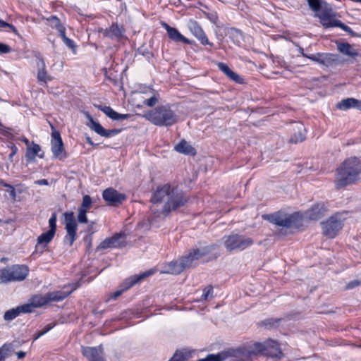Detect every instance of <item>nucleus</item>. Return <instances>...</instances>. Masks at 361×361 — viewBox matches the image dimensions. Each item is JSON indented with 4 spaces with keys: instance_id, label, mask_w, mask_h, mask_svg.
Listing matches in <instances>:
<instances>
[{
    "instance_id": "a211bd4d",
    "label": "nucleus",
    "mask_w": 361,
    "mask_h": 361,
    "mask_svg": "<svg viewBox=\"0 0 361 361\" xmlns=\"http://www.w3.org/2000/svg\"><path fill=\"white\" fill-rule=\"evenodd\" d=\"M188 27L191 33L198 39L202 44H209L212 46V43H210L204 34L203 30L200 26V25L193 20H190L188 23Z\"/></svg>"
},
{
    "instance_id": "ea45409f",
    "label": "nucleus",
    "mask_w": 361,
    "mask_h": 361,
    "mask_svg": "<svg viewBox=\"0 0 361 361\" xmlns=\"http://www.w3.org/2000/svg\"><path fill=\"white\" fill-rule=\"evenodd\" d=\"M12 345L11 344H4L0 348V361H4L6 357L11 355Z\"/></svg>"
},
{
    "instance_id": "69168bd1",
    "label": "nucleus",
    "mask_w": 361,
    "mask_h": 361,
    "mask_svg": "<svg viewBox=\"0 0 361 361\" xmlns=\"http://www.w3.org/2000/svg\"><path fill=\"white\" fill-rule=\"evenodd\" d=\"M234 34L236 35L237 36L240 35V33L238 31H235Z\"/></svg>"
},
{
    "instance_id": "13d9d810",
    "label": "nucleus",
    "mask_w": 361,
    "mask_h": 361,
    "mask_svg": "<svg viewBox=\"0 0 361 361\" xmlns=\"http://www.w3.org/2000/svg\"><path fill=\"white\" fill-rule=\"evenodd\" d=\"M25 356V353L23 351H19L17 353V357L18 359H22Z\"/></svg>"
},
{
    "instance_id": "6e6d98bb",
    "label": "nucleus",
    "mask_w": 361,
    "mask_h": 361,
    "mask_svg": "<svg viewBox=\"0 0 361 361\" xmlns=\"http://www.w3.org/2000/svg\"><path fill=\"white\" fill-rule=\"evenodd\" d=\"M35 183H37L38 185H48V181L46 179H41V180H37L35 182Z\"/></svg>"
},
{
    "instance_id": "0eeeda50",
    "label": "nucleus",
    "mask_w": 361,
    "mask_h": 361,
    "mask_svg": "<svg viewBox=\"0 0 361 361\" xmlns=\"http://www.w3.org/2000/svg\"><path fill=\"white\" fill-rule=\"evenodd\" d=\"M224 244L228 251L235 249H245L252 244V240L238 235H228L224 238Z\"/></svg>"
},
{
    "instance_id": "423d86ee",
    "label": "nucleus",
    "mask_w": 361,
    "mask_h": 361,
    "mask_svg": "<svg viewBox=\"0 0 361 361\" xmlns=\"http://www.w3.org/2000/svg\"><path fill=\"white\" fill-rule=\"evenodd\" d=\"M63 216L64 217L65 229L67 233L64 242L71 246L76 239L77 222L73 212H65Z\"/></svg>"
},
{
    "instance_id": "c03bdc74",
    "label": "nucleus",
    "mask_w": 361,
    "mask_h": 361,
    "mask_svg": "<svg viewBox=\"0 0 361 361\" xmlns=\"http://www.w3.org/2000/svg\"><path fill=\"white\" fill-rule=\"evenodd\" d=\"M60 36L61 37V38H62L63 42L66 44V45L67 47H68L69 48H71V49H73V51H75V47L74 42L66 36L65 31L63 32V34H60Z\"/></svg>"
},
{
    "instance_id": "bf43d9fd",
    "label": "nucleus",
    "mask_w": 361,
    "mask_h": 361,
    "mask_svg": "<svg viewBox=\"0 0 361 361\" xmlns=\"http://www.w3.org/2000/svg\"><path fill=\"white\" fill-rule=\"evenodd\" d=\"M298 51H299V52L301 54V55H302L303 57H305V58L309 59V56H308V55H307V54H305L304 53V51H303V49H302V48H301V47H298Z\"/></svg>"
},
{
    "instance_id": "37998d69",
    "label": "nucleus",
    "mask_w": 361,
    "mask_h": 361,
    "mask_svg": "<svg viewBox=\"0 0 361 361\" xmlns=\"http://www.w3.org/2000/svg\"><path fill=\"white\" fill-rule=\"evenodd\" d=\"M49 20L51 21V26L57 29V30L59 32V35L63 34V32L65 31V27L60 23V20L56 16H51Z\"/></svg>"
},
{
    "instance_id": "a878e982",
    "label": "nucleus",
    "mask_w": 361,
    "mask_h": 361,
    "mask_svg": "<svg viewBox=\"0 0 361 361\" xmlns=\"http://www.w3.org/2000/svg\"><path fill=\"white\" fill-rule=\"evenodd\" d=\"M98 109L102 111L104 114L113 120L119 121L124 120L130 117L129 114H121L116 112L110 106L98 105Z\"/></svg>"
},
{
    "instance_id": "6ab92c4d",
    "label": "nucleus",
    "mask_w": 361,
    "mask_h": 361,
    "mask_svg": "<svg viewBox=\"0 0 361 361\" xmlns=\"http://www.w3.org/2000/svg\"><path fill=\"white\" fill-rule=\"evenodd\" d=\"M89 123L88 126L92 130L96 132L101 136L105 137H112L118 133V130H106L98 122L95 121L90 116H88Z\"/></svg>"
},
{
    "instance_id": "9d476101",
    "label": "nucleus",
    "mask_w": 361,
    "mask_h": 361,
    "mask_svg": "<svg viewBox=\"0 0 361 361\" xmlns=\"http://www.w3.org/2000/svg\"><path fill=\"white\" fill-rule=\"evenodd\" d=\"M154 273V271L152 269H150V270L146 271L142 274H140L138 275H134V276L128 277L123 282V289L114 293L112 297L114 299L117 298L118 296H120L122 294V293L123 291L129 289L133 285L140 282V281L143 280L144 279H145L149 276H152Z\"/></svg>"
},
{
    "instance_id": "6e6552de",
    "label": "nucleus",
    "mask_w": 361,
    "mask_h": 361,
    "mask_svg": "<svg viewBox=\"0 0 361 361\" xmlns=\"http://www.w3.org/2000/svg\"><path fill=\"white\" fill-rule=\"evenodd\" d=\"M190 252L197 261L205 257H207L209 260H212L220 255L219 247L214 245L194 249Z\"/></svg>"
},
{
    "instance_id": "e433bc0d",
    "label": "nucleus",
    "mask_w": 361,
    "mask_h": 361,
    "mask_svg": "<svg viewBox=\"0 0 361 361\" xmlns=\"http://www.w3.org/2000/svg\"><path fill=\"white\" fill-rule=\"evenodd\" d=\"M219 68L224 72L229 78L233 81L238 82L240 77L238 75L235 73L226 63H218Z\"/></svg>"
},
{
    "instance_id": "e2e57ef3",
    "label": "nucleus",
    "mask_w": 361,
    "mask_h": 361,
    "mask_svg": "<svg viewBox=\"0 0 361 361\" xmlns=\"http://www.w3.org/2000/svg\"><path fill=\"white\" fill-rule=\"evenodd\" d=\"M263 324H265V325H267V324H270V325H271V324H272L271 323V321H269V320L264 321V322H263Z\"/></svg>"
},
{
    "instance_id": "473e14b6",
    "label": "nucleus",
    "mask_w": 361,
    "mask_h": 361,
    "mask_svg": "<svg viewBox=\"0 0 361 361\" xmlns=\"http://www.w3.org/2000/svg\"><path fill=\"white\" fill-rule=\"evenodd\" d=\"M296 130L297 131L290 138V142L295 143L302 142L305 139V128L301 124H298L296 126Z\"/></svg>"
},
{
    "instance_id": "4c0bfd02",
    "label": "nucleus",
    "mask_w": 361,
    "mask_h": 361,
    "mask_svg": "<svg viewBox=\"0 0 361 361\" xmlns=\"http://www.w3.org/2000/svg\"><path fill=\"white\" fill-rule=\"evenodd\" d=\"M250 355L251 351L243 347L234 350L233 356L235 357L238 361H244L248 359Z\"/></svg>"
},
{
    "instance_id": "2f4dec72",
    "label": "nucleus",
    "mask_w": 361,
    "mask_h": 361,
    "mask_svg": "<svg viewBox=\"0 0 361 361\" xmlns=\"http://www.w3.org/2000/svg\"><path fill=\"white\" fill-rule=\"evenodd\" d=\"M333 15L332 9L331 8V11L328 13L326 11H324L319 14H318V17L320 18V21L322 24L326 27H334L336 22L338 20H334L331 18Z\"/></svg>"
},
{
    "instance_id": "7ed1b4c3",
    "label": "nucleus",
    "mask_w": 361,
    "mask_h": 361,
    "mask_svg": "<svg viewBox=\"0 0 361 361\" xmlns=\"http://www.w3.org/2000/svg\"><path fill=\"white\" fill-rule=\"evenodd\" d=\"M29 274V268L23 264H14L0 269V283L23 281Z\"/></svg>"
},
{
    "instance_id": "603ef678",
    "label": "nucleus",
    "mask_w": 361,
    "mask_h": 361,
    "mask_svg": "<svg viewBox=\"0 0 361 361\" xmlns=\"http://www.w3.org/2000/svg\"><path fill=\"white\" fill-rule=\"evenodd\" d=\"M11 49L8 45H7L6 44L0 43V53L1 54L8 53L11 51Z\"/></svg>"
},
{
    "instance_id": "cd10ccee",
    "label": "nucleus",
    "mask_w": 361,
    "mask_h": 361,
    "mask_svg": "<svg viewBox=\"0 0 361 361\" xmlns=\"http://www.w3.org/2000/svg\"><path fill=\"white\" fill-rule=\"evenodd\" d=\"M186 269L181 258L178 260L171 262L168 264L166 270L164 273L170 274H179Z\"/></svg>"
},
{
    "instance_id": "f8f14e48",
    "label": "nucleus",
    "mask_w": 361,
    "mask_h": 361,
    "mask_svg": "<svg viewBox=\"0 0 361 361\" xmlns=\"http://www.w3.org/2000/svg\"><path fill=\"white\" fill-rule=\"evenodd\" d=\"M327 210L324 203H316L305 212V216L310 220H318L326 214Z\"/></svg>"
},
{
    "instance_id": "c756f323",
    "label": "nucleus",
    "mask_w": 361,
    "mask_h": 361,
    "mask_svg": "<svg viewBox=\"0 0 361 361\" xmlns=\"http://www.w3.org/2000/svg\"><path fill=\"white\" fill-rule=\"evenodd\" d=\"M48 302V300L47 298V294L44 295H35L31 299V302L28 304H24L25 305H30V312L33 311L35 308L40 307L43 305H47Z\"/></svg>"
},
{
    "instance_id": "20e7f679",
    "label": "nucleus",
    "mask_w": 361,
    "mask_h": 361,
    "mask_svg": "<svg viewBox=\"0 0 361 361\" xmlns=\"http://www.w3.org/2000/svg\"><path fill=\"white\" fill-rule=\"evenodd\" d=\"M145 117L157 126H171L177 121V116L169 109L161 106L146 114Z\"/></svg>"
},
{
    "instance_id": "5fc2aeb1",
    "label": "nucleus",
    "mask_w": 361,
    "mask_h": 361,
    "mask_svg": "<svg viewBox=\"0 0 361 361\" xmlns=\"http://www.w3.org/2000/svg\"><path fill=\"white\" fill-rule=\"evenodd\" d=\"M21 140L26 145L27 148H29V147H31V145L35 144L34 142H30L26 137H23Z\"/></svg>"
},
{
    "instance_id": "a18cd8bd",
    "label": "nucleus",
    "mask_w": 361,
    "mask_h": 361,
    "mask_svg": "<svg viewBox=\"0 0 361 361\" xmlns=\"http://www.w3.org/2000/svg\"><path fill=\"white\" fill-rule=\"evenodd\" d=\"M213 297V289L212 286L206 287L203 290L202 298L204 300H207Z\"/></svg>"
},
{
    "instance_id": "412c9836",
    "label": "nucleus",
    "mask_w": 361,
    "mask_h": 361,
    "mask_svg": "<svg viewBox=\"0 0 361 361\" xmlns=\"http://www.w3.org/2000/svg\"><path fill=\"white\" fill-rule=\"evenodd\" d=\"M336 48L339 52L353 59L359 56V52L355 46L348 42H336Z\"/></svg>"
},
{
    "instance_id": "052dcab7",
    "label": "nucleus",
    "mask_w": 361,
    "mask_h": 361,
    "mask_svg": "<svg viewBox=\"0 0 361 361\" xmlns=\"http://www.w3.org/2000/svg\"><path fill=\"white\" fill-rule=\"evenodd\" d=\"M6 27H9L13 32L17 33V30L13 25L8 23Z\"/></svg>"
},
{
    "instance_id": "09e8293b",
    "label": "nucleus",
    "mask_w": 361,
    "mask_h": 361,
    "mask_svg": "<svg viewBox=\"0 0 361 361\" xmlns=\"http://www.w3.org/2000/svg\"><path fill=\"white\" fill-rule=\"evenodd\" d=\"M54 327V324H47L43 329L40 330L37 335L35 336L34 340L38 339L42 336L44 335L49 331H50Z\"/></svg>"
},
{
    "instance_id": "dca6fc26",
    "label": "nucleus",
    "mask_w": 361,
    "mask_h": 361,
    "mask_svg": "<svg viewBox=\"0 0 361 361\" xmlns=\"http://www.w3.org/2000/svg\"><path fill=\"white\" fill-rule=\"evenodd\" d=\"M103 198L109 204L115 206L121 203L126 196L113 188H107L103 192Z\"/></svg>"
},
{
    "instance_id": "f3484780",
    "label": "nucleus",
    "mask_w": 361,
    "mask_h": 361,
    "mask_svg": "<svg viewBox=\"0 0 361 361\" xmlns=\"http://www.w3.org/2000/svg\"><path fill=\"white\" fill-rule=\"evenodd\" d=\"M92 207V199L90 195H85L82 197V202L78 209L77 219L79 223H87V216L86 215L88 209Z\"/></svg>"
},
{
    "instance_id": "8fccbe9b",
    "label": "nucleus",
    "mask_w": 361,
    "mask_h": 361,
    "mask_svg": "<svg viewBox=\"0 0 361 361\" xmlns=\"http://www.w3.org/2000/svg\"><path fill=\"white\" fill-rule=\"evenodd\" d=\"M49 225L50 227L51 231L56 233V213H54L51 216V217L49 220Z\"/></svg>"
},
{
    "instance_id": "39448f33",
    "label": "nucleus",
    "mask_w": 361,
    "mask_h": 361,
    "mask_svg": "<svg viewBox=\"0 0 361 361\" xmlns=\"http://www.w3.org/2000/svg\"><path fill=\"white\" fill-rule=\"evenodd\" d=\"M345 218L341 214L331 216L327 221L322 223L323 234L329 238H334L342 228Z\"/></svg>"
},
{
    "instance_id": "de8ad7c7",
    "label": "nucleus",
    "mask_w": 361,
    "mask_h": 361,
    "mask_svg": "<svg viewBox=\"0 0 361 361\" xmlns=\"http://www.w3.org/2000/svg\"><path fill=\"white\" fill-rule=\"evenodd\" d=\"M147 97L148 96L146 94V91L137 92L135 94V99L140 102V104H138L137 106H142L144 100H145Z\"/></svg>"
},
{
    "instance_id": "5701e85b",
    "label": "nucleus",
    "mask_w": 361,
    "mask_h": 361,
    "mask_svg": "<svg viewBox=\"0 0 361 361\" xmlns=\"http://www.w3.org/2000/svg\"><path fill=\"white\" fill-rule=\"evenodd\" d=\"M266 354L271 357L281 358L283 356V353L280 348L279 344L275 340L267 339L266 340Z\"/></svg>"
},
{
    "instance_id": "b1692460",
    "label": "nucleus",
    "mask_w": 361,
    "mask_h": 361,
    "mask_svg": "<svg viewBox=\"0 0 361 361\" xmlns=\"http://www.w3.org/2000/svg\"><path fill=\"white\" fill-rule=\"evenodd\" d=\"M30 305H20L16 308L11 309L4 313V318L6 321H11L16 318L20 313H30Z\"/></svg>"
},
{
    "instance_id": "4468645a",
    "label": "nucleus",
    "mask_w": 361,
    "mask_h": 361,
    "mask_svg": "<svg viewBox=\"0 0 361 361\" xmlns=\"http://www.w3.org/2000/svg\"><path fill=\"white\" fill-rule=\"evenodd\" d=\"M271 223L282 227H290L293 224V219L286 214H276L269 216H264Z\"/></svg>"
},
{
    "instance_id": "a19ab883",
    "label": "nucleus",
    "mask_w": 361,
    "mask_h": 361,
    "mask_svg": "<svg viewBox=\"0 0 361 361\" xmlns=\"http://www.w3.org/2000/svg\"><path fill=\"white\" fill-rule=\"evenodd\" d=\"M186 269L192 267L197 264V260L195 259L191 252L187 256L181 258Z\"/></svg>"
},
{
    "instance_id": "c85d7f7f",
    "label": "nucleus",
    "mask_w": 361,
    "mask_h": 361,
    "mask_svg": "<svg viewBox=\"0 0 361 361\" xmlns=\"http://www.w3.org/2000/svg\"><path fill=\"white\" fill-rule=\"evenodd\" d=\"M336 106L341 110H347L353 107L361 109V102L354 98H348L338 102Z\"/></svg>"
},
{
    "instance_id": "0e129e2a",
    "label": "nucleus",
    "mask_w": 361,
    "mask_h": 361,
    "mask_svg": "<svg viewBox=\"0 0 361 361\" xmlns=\"http://www.w3.org/2000/svg\"><path fill=\"white\" fill-rule=\"evenodd\" d=\"M87 141L88 143H90V145H93L92 142L91 141L90 138V137H87Z\"/></svg>"
},
{
    "instance_id": "79ce46f5",
    "label": "nucleus",
    "mask_w": 361,
    "mask_h": 361,
    "mask_svg": "<svg viewBox=\"0 0 361 361\" xmlns=\"http://www.w3.org/2000/svg\"><path fill=\"white\" fill-rule=\"evenodd\" d=\"M253 349L251 351V354H257L260 353H266V341L263 343L256 342L252 345Z\"/></svg>"
},
{
    "instance_id": "680f3d73",
    "label": "nucleus",
    "mask_w": 361,
    "mask_h": 361,
    "mask_svg": "<svg viewBox=\"0 0 361 361\" xmlns=\"http://www.w3.org/2000/svg\"><path fill=\"white\" fill-rule=\"evenodd\" d=\"M6 25H8V23L0 20V27H6Z\"/></svg>"
},
{
    "instance_id": "f704fd0d",
    "label": "nucleus",
    "mask_w": 361,
    "mask_h": 361,
    "mask_svg": "<svg viewBox=\"0 0 361 361\" xmlns=\"http://www.w3.org/2000/svg\"><path fill=\"white\" fill-rule=\"evenodd\" d=\"M55 232L49 230L37 238V246L43 245L45 247L54 238Z\"/></svg>"
},
{
    "instance_id": "f03ea898",
    "label": "nucleus",
    "mask_w": 361,
    "mask_h": 361,
    "mask_svg": "<svg viewBox=\"0 0 361 361\" xmlns=\"http://www.w3.org/2000/svg\"><path fill=\"white\" fill-rule=\"evenodd\" d=\"M361 162L356 157L343 161L336 171L334 185L336 189L355 184L360 180Z\"/></svg>"
},
{
    "instance_id": "393cba45",
    "label": "nucleus",
    "mask_w": 361,
    "mask_h": 361,
    "mask_svg": "<svg viewBox=\"0 0 361 361\" xmlns=\"http://www.w3.org/2000/svg\"><path fill=\"white\" fill-rule=\"evenodd\" d=\"M163 27L166 30L169 37L176 42H183L185 44H191L192 42L182 35L177 29L171 27L166 23H162Z\"/></svg>"
},
{
    "instance_id": "3c124183",
    "label": "nucleus",
    "mask_w": 361,
    "mask_h": 361,
    "mask_svg": "<svg viewBox=\"0 0 361 361\" xmlns=\"http://www.w3.org/2000/svg\"><path fill=\"white\" fill-rule=\"evenodd\" d=\"M334 27H339L342 30H343L348 32V33H350L351 35L355 36V35L352 31V30L348 26H347V25H344L343 23H342L341 21L338 20L337 22H336V24H335Z\"/></svg>"
},
{
    "instance_id": "58836bf2",
    "label": "nucleus",
    "mask_w": 361,
    "mask_h": 361,
    "mask_svg": "<svg viewBox=\"0 0 361 361\" xmlns=\"http://www.w3.org/2000/svg\"><path fill=\"white\" fill-rule=\"evenodd\" d=\"M146 94L148 97L144 100L142 105H146L149 107L154 106L158 101L157 94L154 93L152 90H146Z\"/></svg>"
},
{
    "instance_id": "4be33fe9",
    "label": "nucleus",
    "mask_w": 361,
    "mask_h": 361,
    "mask_svg": "<svg viewBox=\"0 0 361 361\" xmlns=\"http://www.w3.org/2000/svg\"><path fill=\"white\" fill-rule=\"evenodd\" d=\"M36 65L37 68V78L38 81L44 83L51 81L52 80V77L47 73L45 63L43 59L38 58Z\"/></svg>"
},
{
    "instance_id": "ddd939ff",
    "label": "nucleus",
    "mask_w": 361,
    "mask_h": 361,
    "mask_svg": "<svg viewBox=\"0 0 361 361\" xmlns=\"http://www.w3.org/2000/svg\"><path fill=\"white\" fill-rule=\"evenodd\" d=\"M82 353L89 361H105L104 358L103 348L99 347H83Z\"/></svg>"
},
{
    "instance_id": "72a5a7b5",
    "label": "nucleus",
    "mask_w": 361,
    "mask_h": 361,
    "mask_svg": "<svg viewBox=\"0 0 361 361\" xmlns=\"http://www.w3.org/2000/svg\"><path fill=\"white\" fill-rule=\"evenodd\" d=\"M175 149L185 154H195V149L186 141H181L175 146Z\"/></svg>"
},
{
    "instance_id": "9b49d317",
    "label": "nucleus",
    "mask_w": 361,
    "mask_h": 361,
    "mask_svg": "<svg viewBox=\"0 0 361 361\" xmlns=\"http://www.w3.org/2000/svg\"><path fill=\"white\" fill-rule=\"evenodd\" d=\"M309 59L325 66L338 64L339 61L338 56L337 54L330 53H317L315 54L310 55V56H309Z\"/></svg>"
},
{
    "instance_id": "49530a36",
    "label": "nucleus",
    "mask_w": 361,
    "mask_h": 361,
    "mask_svg": "<svg viewBox=\"0 0 361 361\" xmlns=\"http://www.w3.org/2000/svg\"><path fill=\"white\" fill-rule=\"evenodd\" d=\"M188 355L184 352H177L169 361H185Z\"/></svg>"
},
{
    "instance_id": "f257e3e1",
    "label": "nucleus",
    "mask_w": 361,
    "mask_h": 361,
    "mask_svg": "<svg viewBox=\"0 0 361 361\" xmlns=\"http://www.w3.org/2000/svg\"><path fill=\"white\" fill-rule=\"evenodd\" d=\"M187 200L176 187L166 184L158 187L151 197V212L157 216H166L183 206Z\"/></svg>"
},
{
    "instance_id": "bb28decb",
    "label": "nucleus",
    "mask_w": 361,
    "mask_h": 361,
    "mask_svg": "<svg viewBox=\"0 0 361 361\" xmlns=\"http://www.w3.org/2000/svg\"><path fill=\"white\" fill-rule=\"evenodd\" d=\"M310 8L314 12L326 11L328 13L331 11L330 6L324 1L322 0H307Z\"/></svg>"
},
{
    "instance_id": "1a4fd4ad",
    "label": "nucleus",
    "mask_w": 361,
    "mask_h": 361,
    "mask_svg": "<svg viewBox=\"0 0 361 361\" xmlns=\"http://www.w3.org/2000/svg\"><path fill=\"white\" fill-rule=\"evenodd\" d=\"M51 145V152L55 158L62 160L66 157L67 154L65 151L62 139L57 130H54L52 131Z\"/></svg>"
},
{
    "instance_id": "4d7b16f0",
    "label": "nucleus",
    "mask_w": 361,
    "mask_h": 361,
    "mask_svg": "<svg viewBox=\"0 0 361 361\" xmlns=\"http://www.w3.org/2000/svg\"><path fill=\"white\" fill-rule=\"evenodd\" d=\"M359 284V283L357 281H353L352 283H350L348 286H347V288H353L356 286H357Z\"/></svg>"
},
{
    "instance_id": "c9c22d12",
    "label": "nucleus",
    "mask_w": 361,
    "mask_h": 361,
    "mask_svg": "<svg viewBox=\"0 0 361 361\" xmlns=\"http://www.w3.org/2000/svg\"><path fill=\"white\" fill-rule=\"evenodd\" d=\"M63 291L50 292L47 293V298L48 302H59L66 298L70 293Z\"/></svg>"
},
{
    "instance_id": "864d4df0",
    "label": "nucleus",
    "mask_w": 361,
    "mask_h": 361,
    "mask_svg": "<svg viewBox=\"0 0 361 361\" xmlns=\"http://www.w3.org/2000/svg\"><path fill=\"white\" fill-rule=\"evenodd\" d=\"M11 148L12 152H11V153L9 154V156H8V159H9V160H10L11 161H13V157L16 155V154L17 153V152H18V148H17L14 145H11Z\"/></svg>"
},
{
    "instance_id": "aec40b11",
    "label": "nucleus",
    "mask_w": 361,
    "mask_h": 361,
    "mask_svg": "<svg viewBox=\"0 0 361 361\" xmlns=\"http://www.w3.org/2000/svg\"><path fill=\"white\" fill-rule=\"evenodd\" d=\"M44 153L41 147L37 144H33L29 148H26L25 159L28 163L36 162V157L43 159Z\"/></svg>"
},
{
    "instance_id": "2eb2a0df",
    "label": "nucleus",
    "mask_w": 361,
    "mask_h": 361,
    "mask_svg": "<svg viewBox=\"0 0 361 361\" xmlns=\"http://www.w3.org/2000/svg\"><path fill=\"white\" fill-rule=\"evenodd\" d=\"M124 245V235L123 234H116L103 240L98 246V249L115 248L122 247Z\"/></svg>"
},
{
    "instance_id": "7c9ffc66",
    "label": "nucleus",
    "mask_w": 361,
    "mask_h": 361,
    "mask_svg": "<svg viewBox=\"0 0 361 361\" xmlns=\"http://www.w3.org/2000/svg\"><path fill=\"white\" fill-rule=\"evenodd\" d=\"M123 30L118 25H113L109 30L104 31V35L111 39H119L122 37Z\"/></svg>"
}]
</instances>
